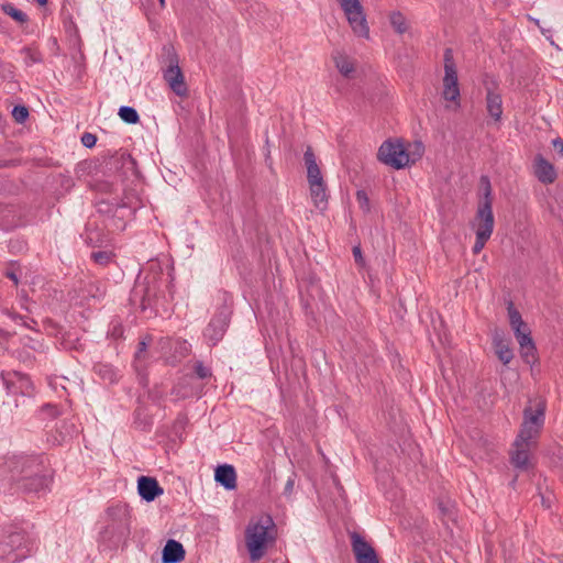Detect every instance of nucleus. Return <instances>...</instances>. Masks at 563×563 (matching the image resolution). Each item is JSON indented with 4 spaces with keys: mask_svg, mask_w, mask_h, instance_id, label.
Instances as JSON below:
<instances>
[{
    "mask_svg": "<svg viewBox=\"0 0 563 563\" xmlns=\"http://www.w3.org/2000/svg\"><path fill=\"white\" fill-rule=\"evenodd\" d=\"M276 541V525L271 516L252 519L245 529V547L252 562H257Z\"/></svg>",
    "mask_w": 563,
    "mask_h": 563,
    "instance_id": "f257e3e1",
    "label": "nucleus"
},
{
    "mask_svg": "<svg viewBox=\"0 0 563 563\" xmlns=\"http://www.w3.org/2000/svg\"><path fill=\"white\" fill-rule=\"evenodd\" d=\"M31 543L26 532L16 527L3 529L0 536V560L18 563L30 555Z\"/></svg>",
    "mask_w": 563,
    "mask_h": 563,
    "instance_id": "f03ea898",
    "label": "nucleus"
},
{
    "mask_svg": "<svg viewBox=\"0 0 563 563\" xmlns=\"http://www.w3.org/2000/svg\"><path fill=\"white\" fill-rule=\"evenodd\" d=\"M547 404L543 399L530 400L523 410V419L517 438L538 443L545 421Z\"/></svg>",
    "mask_w": 563,
    "mask_h": 563,
    "instance_id": "7ed1b4c3",
    "label": "nucleus"
},
{
    "mask_svg": "<svg viewBox=\"0 0 563 563\" xmlns=\"http://www.w3.org/2000/svg\"><path fill=\"white\" fill-rule=\"evenodd\" d=\"M38 461L30 456H12L0 465V476L8 484L20 489V485L27 481L31 473L37 468Z\"/></svg>",
    "mask_w": 563,
    "mask_h": 563,
    "instance_id": "20e7f679",
    "label": "nucleus"
},
{
    "mask_svg": "<svg viewBox=\"0 0 563 563\" xmlns=\"http://www.w3.org/2000/svg\"><path fill=\"white\" fill-rule=\"evenodd\" d=\"M107 526L104 533L110 538H125L131 532V509L125 504H117L107 508Z\"/></svg>",
    "mask_w": 563,
    "mask_h": 563,
    "instance_id": "39448f33",
    "label": "nucleus"
},
{
    "mask_svg": "<svg viewBox=\"0 0 563 563\" xmlns=\"http://www.w3.org/2000/svg\"><path fill=\"white\" fill-rule=\"evenodd\" d=\"M344 12L346 20L355 35L364 38L369 37L364 8L360 0H336Z\"/></svg>",
    "mask_w": 563,
    "mask_h": 563,
    "instance_id": "423d86ee",
    "label": "nucleus"
},
{
    "mask_svg": "<svg viewBox=\"0 0 563 563\" xmlns=\"http://www.w3.org/2000/svg\"><path fill=\"white\" fill-rule=\"evenodd\" d=\"M377 157L395 169H401L410 163V155L399 140L385 141L378 148Z\"/></svg>",
    "mask_w": 563,
    "mask_h": 563,
    "instance_id": "0eeeda50",
    "label": "nucleus"
},
{
    "mask_svg": "<svg viewBox=\"0 0 563 563\" xmlns=\"http://www.w3.org/2000/svg\"><path fill=\"white\" fill-rule=\"evenodd\" d=\"M444 77H443V91L442 96L446 101L454 102L460 107V87L457 79V69L454 63L453 53L451 48L444 51Z\"/></svg>",
    "mask_w": 563,
    "mask_h": 563,
    "instance_id": "6e6552de",
    "label": "nucleus"
},
{
    "mask_svg": "<svg viewBox=\"0 0 563 563\" xmlns=\"http://www.w3.org/2000/svg\"><path fill=\"white\" fill-rule=\"evenodd\" d=\"M494 213L489 202H479L472 227L476 235L490 239L494 231Z\"/></svg>",
    "mask_w": 563,
    "mask_h": 563,
    "instance_id": "1a4fd4ad",
    "label": "nucleus"
},
{
    "mask_svg": "<svg viewBox=\"0 0 563 563\" xmlns=\"http://www.w3.org/2000/svg\"><path fill=\"white\" fill-rule=\"evenodd\" d=\"M52 476L44 470V466L38 462L37 468L31 473L23 484L20 485V492L41 494L49 489Z\"/></svg>",
    "mask_w": 563,
    "mask_h": 563,
    "instance_id": "9d476101",
    "label": "nucleus"
},
{
    "mask_svg": "<svg viewBox=\"0 0 563 563\" xmlns=\"http://www.w3.org/2000/svg\"><path fill=\"white\" fill-rule=\"evenodd\" d=\"M537 446V443L529 442L528 440H520L516 437L510 452L511 464L521 471H526L530 465V453Z\"/></svg>",
    "mask_w": 563,
    "mask_h": 563,
    "instance_id": "9b49d317",
    "label": "nucleus"
},
{
    "mask_svg": "<svg viewBox=\"0 0 563 563\" xmlns=\"http://www.w3.org/2000/svg\"><path fill=\"white\" fill-rule=\"evenodd\" d=\"M486 90V110L494 121L499 122L503 115V98L495 80L484 82Z\"/></svg>",
    "mask_w": 563,
    "mask_h": 563,
    "instance_id": "f8f14e48",
    "label": "nucleus"
},
{
    "mask_svg": "<svg viewBox=\"0 0 563 563\" xmlns=\"http://www.w3.org/2000/svg\"><path fill=\"white\" fill-rule=\"evenodd\" d=\"M2 378L8 391L11 394L30 396L34 390L32 380L23 373L9 372L7 374H2Z\"/></svg>",
    "mask_w": 563,
    "mask_h": 563,
    "instance_id": "ddd939ff",
    "label": "nucleus"
},
{
    "mask_svg": "<svg viewBox=\"0 0 563 563\" xmlns=\"http://www.w3.org/2000/svg\"><path fill=\"white\" fill-rule=\"evenodd\" d=\"M229 323V313L225 308L218 311L210 320L205 330V336L212 343L217 344L223 336Z\"/></svg>",
    "mask_w": 563,
    "mask_h": 563,
    "instance_id": "4468645a",
    "label": "nucleus"
},
{
    "mask_svg": "<svg viewBox=\"0 0 563 563\" xmlns=\"http://www.w3.org/2000/svg\"><path fill=\"white\" fill-rule=\"evenodd\" d=\"M515 336L520 346V353L523 361L528 364L536 362V345L531 338V331L529 327L526 324L519 328L518 332H514Z\"/></svg>",
    "mask_w": 563,
    "mask_h": 563,
    "instance_id": "2eb2a0df",
    "label": "nucleus"
},
{
    "mask_svg": "<svg viewBox=\"0 0 563 563\" xmlns=\"http://www.w3.org/2000/svg\"><path fill=\"white\" fill-rule=\"evenodd\" d=\"M164 79L168 84L169 88L179 97L187 95L188 89L185 84V78L181 69L179 68L177 60L170 64L164 73Z\"/></svg>",
    "mask_w": 563,
    "mask_h": 563,
    "instance_id": "dca6fc26",
    "label": "nucleus"
},
{
    "mask_svg": "<svg viewBox=\"0 0 563 563\" xmlns=\"http://www.w3.org/2000/svg\"><path fill=\"white\" fill-rule=\"evenodd\" d=\"M533 175L544 185L553 184L558 177L554 166L547 161L541 154L533 159Z\"/></svg>",
    "mask_w": 563,
    "mask_h": 563,
    "instance_id": "f3484780",
    "label": "nucleus"
},
{
    "mask_svg": "<svg viewBox=\"0 0 563 563\" xmlns=\"http://www.w3.org/2000/svg\"><path fill=\"white\" fill-rule=\"evenodd\" d=\"M137 492L144 500L153 501L163 494V488L155 478L141 476L137 481Z\"/></svg>",
    "mask_w": 563,
    "mask_h": 563,
    "instance_id": "a211bd4d",
    "label": "nucleus"
},
{
    "mask_svg": "<svg viewBox=\"0 0 563 563\" xmlns=\"http://www.w3.org/2000/svg\"><path fill=\"white\" fill-rule=\"evenodd\" d=\"M303 159L307 167L308 184L324 181L321 169L317 164L316 155L310 146L307 147L303 154Z\"/></svg>",
    "mask_w": 563,
    "mask_h": 563,
    "instance_id": "6ab92c4d",
    "label": "nucleus"
},
{
    "mask_svg": "<svg viewBox=\"0 0 563 563\" xmlns=\"http://www.w3.org/2000/svg\"><path fill=\"white\" fill-rule=\"evenodd\" d=\"M185 558L183 544L176 540H168L163 549V563H179Z\"/></svg>",
    "mask_w": 563,
    "mask_h": 563,
    "instance_id": "aec40b11",
    "label": "nucleus"
},
{
    "mask_svg": "<svg viewBox=\"0 0 563 563\" xmlns=\"http://www.w3.org/2000/svg\"><path fill=\"white\" fill-rule=\"evenodd\" d=\"M308 185L312 203L318 210L324 211L328 207V192L325 183L321 181Z\"/></svg>",
    "mask_w": 563,
    "mask_h": 563,
    "instance_id": "412c9836",
    "label": "nucleus"
},
{
    "mask_svg": "<svg viewBox=\"0 0 563 563\" xmlns=\"http://www.w3.org/2000/svg\"><path fill=\"white\" fill-rule=\"evenodd\" d=\"M493 346L499 361L505 365L509 364L514 357V353L508 341L504 339L501 333L495 332L493 336Z\"/></svg>",
    "mask_w": 563,
    "mask_h": 563,
    "instance_id": "4be33fe9",
    "label": "nucleus"
},
{
    "mask_svg": "<svg viewBox=\"0 0 563 563\" xmlns=\"http://www.w3.org/2000/svg\"><path fill=\"white\" fill-rule=\"evenodd\" d=\"M214 478L227 489L236 487V473L232 465H220L216 470Z\"/></svg>",
    "mask_w": 563,
    "mask_h": 563,
    "instance_id": "5701e85b",
    "label": "nucleus"
},
{
    "mask_svg": "<svg viewBox=\"0 0 563 563\" xmlns=\"http://www.w3.org/2000/svg\"><path fill=\"white\" fill-rule=\"evenodd\" d=\"M333 62L342 76L345 78H351L353 76L355 71V63L350 56L338 51L333 53Z\"/></svg>",
    "mask_w": 563,
    "mask_h": 563,
    "instance_id": "b1692460",
    "label": "nucleus"
},
{
    "mask_svg": "<svg viewBox=\"0 0 563 563\" xmlns=\"http://www.w3.org/2000/svg\"><path fill=\"white\" fill-rule=\"evenodd\" d=\"M351 547L355 559L362 556L364 553H372L374 548L357 532L350 534Z\"/></svg>",
    "mask_w": 563,
    "mask_h": 563,
    "instance_id": "393cba45",
    "label": "nucleus"
},
{
    "mask_svg": "<svg viewBox=\"0 0 563 563\" xmlns=\"http://www.w3.org/2000/svg\"><path fill=\"white\" fill-rule=\"evenodd\" d=\"M389 21L398 34H404L409 30V24L401 12H391L389 15Z\"/></svg>",
    "mask_w": 563,
    "mask_h": 563,
    "instance_id": "a878e982",
    "label": "nucleus"
},
{
    "mask_svg": "<svg viewBox=\"0 0 563 563\" xmlns=\"http://www.w3.org/2000/svg\"><path fill=\"white\" fill-rule=\"evenodd\" d=\"M509 323L514 332H518L519 328L526 325L523 322L520 312L515 308L514 303L510 301L507 307Z\"/></svg>",
    "mask_w": 563,
    "mask_h": 563,
    "instance_id": "bb28decb",
    "label": "nucleus"
},
{
    "mask_svg": "<svg viewBox=\"0 0 563 563\" xmlns=\"http://www.w3.org/2000/svg\"><path fill=\"white\" fill-rule=\"evenodd\" d=\"M1 10L3 11V13H5L7 15L11 16L14 21L23 24L25 22H27V15L22 12L21 10L16 9L13 4L11 3H3L1 4Z\"/></svg>",
    "mask_w": 563,
    "mask_h": 563,
    "instance_id": "cd10ccee",
    "label": "nucleus"
},
{
    "mask_svg": "<svg viewBox=\"0 0 563 563\" xmlns=\"http://www.w3.org/2000/svg\"><path fill=\"white\" fill-rule=\"evenodd\" d=\"M119 117L121 120L129 124H136L140 121V115L137 111L129 106H123L119 109Z\"/></svg>",
    "mask_w": 563,
    "mask_h": 563,
    "instance_id": "c85d7f7f",
    "label": "nucleus"
},
{
    "mask_svg": "<svg viewBox=\"0 0 563 563\" xmlns=\"http://www.w3.org/2000/svg\"><path fill=\"white\" fill-rule=\"evenodd\" d=\"M148 346V342L146 339H143L139 342L137 350L135 352V369L141 372L143 369V361L146 358V350Z\"/></svg>",
    "mask_w": 563,
    "mask_h": 563,
    "instance_id": "c756f323",
    "label": "nucleus"
},
{
    "mask_svg": "<svg viewBox=\"0 0 563 563\" xmlns=\"http://www.w3.org/2000/svg\"><path fill=\"white\" fill-rule=\"evenodd\" d=\"M95 369L99 374V376L104 380L113 383L117 379V373L110 365L98 364L96 365Z\"/></svg>",
    "mask_w": 563,
    "mask_h": 563,
    "instance_id": "7c9ffc66",
    "label": "nucleus"
},
{
    "mask_svg": "<svg viewBox=\"0 0 563 563\" xmlns=\"http://www.w3.org/2000/svg\"><path fill=\"white\" fill-rule=\"evenodd\" d=\"M22 53L25 55L26 64L32 65L42 62V55L38 51L24 47Z\"/></svg>",
    "mask_w": 563,
    "mask_h": 563,
    "instance_id": "2f4dec72",
    "label": "nucleus"
},
{
    "mask_svg": "<svg viewBox=\"0 0 563 563\" xmlns=\"http://www.w3.org/2000/svg\"><path fill=\"white\" fill-rule=\"evenodd\" d=\"M12 117L15 122L24 123L29 118V110L24 106H15L12 110Z\"/></svg>",
    "mask_w": 563,
    "mask_h": 563,
    "instance_id": "473e14b6",
    "label": "nucleus"
},
{
    "mask_svg": "<svg viewBox=\"0 0 563 563\" xmlns=\"http://www.w3.org/2000/svg\"><path fill=\"white\" fill-rule=\"evenodd\" d=\"M141 205V200L136 196L130 194H126L120 202L121 207L131 209H137Z\"/></svg>",
    "mask_w": 563,
    "mask_h": 563,
    "instance_id": "72a5a7b5",
    "label": "nucleus"
},
{
    "mask_svg": "<svg viewBox=\"0 0 563 563\" xmlns=\"http://www.w3.org/2000/svg\"><path fill=\"white\" fill-rule=\"evenodd\" d=\"M482 185H484V199L481 202H489L493 208V198H492V186L487 176H482L481 178Z\"/></svg>",
    "mask_w": 563,
    "mask_h": 563,
    "instance_id": "f704fd0d",
    "label": "nucleus"
},
{
    "mask_svg": "<svg viewBox=\"0 0 563 563\" xmlns=\"http://www.w3.org/2000/svg\"><path fill=\"white\" fill-rule=\"evenodd\" d=\"M91 257L96 263H98L100 265H106L110 262L111 254L106 251H98V252H93L91 254Z\"/></svg>",
    "mask_w": 563,
    "mask_h": 563,
    "instance_id": "c9c22d12",
    "label": "nucleus"
},
{
    "mask_svg": "<svg viewBox=\"0 0 563 563\" xmlns=\"http://www.w3.org/2000/svg\"><path fill=\"white\" fill-rule=\"evenodd\" d=\"M195 373L196 375L201 378H208L211 376V369L202 364V362H197L195 364Z\"/></svg>",
    "mask_w": 563,
    "mask_h": 563,
    "instance_id": "e433bc0d",
    "label": "nucleus"
},
{
    "mask_svg": "<svg viewBox=\"0 0 563 563\" xmlns=\"http://www.w3.org/2000/svg\"><path fill=\"white\" fill-rule=\"evenodd\" d=\"M19 266L11 263L9 267L7 268L4 275L13 282L15 286L19 284V275H18Z\"/></svg>",
    "mask_w": 563,
    "mask_h": 563,
    "instance_id": "4c0bfd02",
    "label": "nucleus"
},
{
    "mask_svg": "<svg viewBox=\"0 0 563 563\" xmlns=\"http://www.w3.org/2000/svg\"><path fill=\"white\" fill-rule=\"evenodd\" d=\"M355 561L356 563H379L375 551L372 553H364L362 556L355 559Z\"/></svg>",
    "mask_w": 563,
    "mask_h": 563,
    "instance_id": "58836bf2",
    "label": "nucleus"
},
{
    "mask_svg": "<svg viewBox=\"0 0 563 563\" xmlns=\"http://www.w3.org/2000/svg\"><path fill=\"white\" fill-rule=\"evenodd\" d=\"M97 136L92 133H84L81 136V143L84 146L90 148L96 145Z\"/></svg>",
    "mask_w": 563,
    "mask_h": 563,
    "instance_id": "ea45409f",
    "label": "nucleus"
},
{
    "mask_svg": "<svg viewBox=\"0 0 563 563\" xmlns=\"http://www.w3.org/2000/svg\"><path fill=\"white\" fill-rule=\"evenodd\" d=\"M356 199H357V202L360 203L362 209H364V210H368L369 209V200H368V197L365 194V191H362V190L357 191L356 192Z\"/></svg>",
    "mask_w": 563,
    "mask_h": 563,
    "instance_id": "a19ab883",
    "label": "nucleus"
},
{
    "mask_svg": "<svg viewBox=\"0 0 563 563\" xmlns=\"http://www.w3.org/2000/svg\"><path fill=\"white\" fill-rule=\"evenodd\" d=\"M488 238L476 235V240L473 246V253L478 254L485 246L486 242L488 241Z\"/></svg>",
    "mask_w": 563,
    "mask_h": 563,
    "instance_id": "79ce46f5",
    "label": "nucleus"
},
{
    "mask_svg": "<svg viewBox=\"0 0 563 563\" xmlns=\"http://www.w3.org/2000/svg\"><path fill=\"white\" fill-rule=\"evenodd\" d=\"M295 479H296V474H295V473H292V474L288 477V479H287V482H286V484H285V487H284V495H285V496H290V495L292 494V492H294V487H295Z\"/></svg>",
    "mask_w": 563,
    "mask_h": 563,
    "instance_id": "37998d69",
    "label": "nucleus"
},
{
    "mask_svg": "<svg viewBox=\"0 0 563 563\" xmlns=\"http://www.w3.org/2000/svg\"><path fill=\"white\" fill-rule=\"evenodd\" d=\"M68 379L66 377H54L52 379H49V385L53 387V388H57L58 386L62 387L64 390H66V386H65V382H67Z\"/></svg>",
    "mask_w": 563,
    "mask_h": 563,
    "instance_id": "c03bdc74",
    "label": "nucleus"
},
{
    "mask_svg": "<svg viewBox=\"0 0 563 563\" xmlns=\"http://www.w3.org/2000/svg\"><path fill=\"white\" fill-rule=\"evenodd\" d=\"M353 256H354V260H355V262L357 264H360V265L364 264V260H363L362 251H361L360 246H354L353 247Z\"/></svg>",
    "mask_w": 563,
    "mask_h": 563,
    "instance_id": "a18cd8bd",
    "label": "nucleus"
},
{
    "mask_svg": "<svg viewBox=\"0 0 563 563\" xmlns=\"http://www.w3.org/2000/svg\"><path fill=\"white\" fill-rule=\"evenodd\" d=\"M553 146L559 151V153L563 156V141L556 139L553 141Z\"/></svg>",
    "mask_w": 563,
    "mask_h": 563,
    "instance_id": "49530a36",
    "label": "nucleus"
},
{
    "mask_svg": "<svg viewBox=\"0 0 563 563\" xmlns=\"http://www.w3.org/2000/svg\"><path fill=\"white\" fill-rule=\"evenodd\" d=\"M40 5H45L47 0H35Z\"/></svg>",
    "mask_w": 563,
    "mask_h": 563,
    "instance_id": "de8ad7c7",
    "label": "nucleus"
},
{
    "mask_svg": "<svg viewBox=\"0 0 563 563\" xmlns=\"http://www.w3.org/2000/svg\"><path fill=\"white\" fill-rule=\"evenodd\" d=\"M417 146L419 147L420 151H422V145L421 143H418ZM418 155H421V152L418 153Z\"/></svg>",
    "mask_w": 563,
    "mask_h": 563,
    "instance_id": "09e8293b",
    "label": "nucleus"
},
{
    "mask_svg": "<svg viewBox=\"0 0 563 563\" xmlns=\"http://www.w3.org/2000/svg\"><path fill=\"white\" fill-rule=\"evenodd\" d=\"M159 3H161V7L164 8L165 7V0H159Z\"/></svg>",
    "mask_w": 563,
    "mask_h": 563,
    "instance_id": "8fccbe9b",
    "label": "nucleus"
},
{
    "mask_svg": "<svg viewBox=\"0 0 563 563\" xmlns=\"http://www.w3.org/2000/svg\"><path fill=\"white\" fill-rule=\"evenodd\" d=\"M32 342H34L38 347H42V344L38 343L37 341H34V340H31Z\"/></svg>",
    "mask_w": 563,
    "mask_h": 563,
    "instance_id": "3c124183",
    "label": "nucleus"
},
{
    "mask_svg": "<svg viewBox=\"0 0 563 563\" xmlns=\"http://www.w3.org/2000/svg\"><path fill=\"white\" fill-rule=\"evenodd\" d=\"M32 342H34L38 347H42V344L38 343L37 341H34V340H31Z\"/></svg>",
    "mask_w": 563,
    "mask_h": 563,
    "instance_id": "603ef678",
    "label": "nucleus"
},
{
    "mask_svg": "<svg viewBox=\"0 0 563 563\" xmlns=\"http://www.w3.org/2000/svg\"><path fill=\"white\" fill-rule=\"evenodd\" d=\"M30 346H31V349H33V350H37V346H36V344H35L34 342H33V344H32V345H30Z\"/></svg>",
    "mask_w": 563,
    "mask_h": 563,
    "instance_id": "864d4df0",
    "label": "nucleus"
}]
</instances>
